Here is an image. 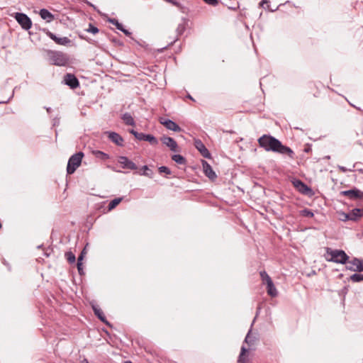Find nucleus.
<instances>
[{
	"label": "nucleus",
	"instance_id": "7",
	"mask_svg": "<svg viewBox=\"0 0 363 363\" xmlns=\"http://www.w3.org/2000/svg\"><path fill=\"white\" fill-rule=\"evenodd\" d=\"M292 184L296 188V189H297L300 193L306 195L311 191V189L300 179H294L292 181Z\"/></svg>",
	"mask_w": 363,
	"mask_h": 363
},
{
	"label": "nucleus",
	"instance_id": "29",
	"mask_svg": "<svg viewBox=\"0 0 363 363\" xmlns=\"http://www.w3.org/2000/svg\"><path fill=\"white\" fill-rule=\"evenodd\" d=\"M122 199L121 198H116V199H114L113 200H112L109 203H108V210H112L114 208H116L121 201Z\"/></svg>",
	"mask_w": 363,
	"mask_h": 363
},
{
	"label": "nucleus",
	"instance_id": "9",
	"mask_svg": "<svg viewBox=\"0 0 363 363\" xmlns=\"http://www.w3.org/2000/svg\"><path fill=\"white\" fill-rule=\"evenodd\" d=\"M46 34L50 39L55 41V43L57 45H67L71 43V40L67 37L60 38L50 31H48Z\"/></svg>",
	"mask_w": 363,
	"mask_h": 363
},
{
	"label": "nucleus",
	"instance_id": "25",
	"mask_svg": "<svg viewBox=\"0 0 363 363\" xmlns=\"http://www.w3.org/2000/svg\"><path fill=\"white\" fill-rule=\"evenodd\" d=\"M92 153L96 157L101 159V160H106L109 158L108 154L100 150H94L92 151Z\"/></svg>",
	"mask_w": 363,
	"mask_h": 363
},
{
	"label": "nucleus",
	"instance_id": "30",
	"mask_svg": "<svg viewBox=\"0 0 363 363\" xmlns=\"http://www.w3.org/2000/svg\"><path fill=\"white\" fill-rule=\"evenodd\" d=\"M350 280L352 282H360L363 281V274H354L350 277Z\"/></svg>",
	"mask_w": 363,
	"mask_h": 363
},
{
	"label": "nucleus",
	"instance_id": "23",
	"mask_svg": "<svg viewBox=\"0 0 363 363\" xmlns=\"http://www.w3.org/2000/svg\"><path fill=\"white\" fill-rule=\"evenodd\" d=\"M122 119L126 125H133V126L135 125L133 118L128 113H124L122 116Z\"/></svg>",
	"mask_w": 363,
	"mask_h": 363
},
{
	"label": "nucleus",
	"instance_id": "21",
	"mask_svg": "<svg viewBox=\"0 0 363 363\" xmlns=\"http://www.w3.org/2000/svg\"><path fill=\"white\" fill-rule=\"evenodd\" d=\"M341 194L347 196L350 199H355L359 197V191L357 189L347 190L342 191Z\"/></svg>",
	"mask_w": 363,
	"mask_h": 363
},
{
	"label": "nucleus",
	"instance_id": "16",
	"mask_svg": "<svg viewBox=\"0 0 363 363\" xmlns=\"http://www.w3.org/2000/svg\"><path fill=\"white\" fill-rule=\"evenodd\" d=\"M138 135V140L147 141L152 145H156L158 144L157 139L152 135L140 133V135Z\"/></svg>",
	"mask_w": 363,
	"mask_h": 363
},
{
	"label": "nucleus",
	"instance_id": "24",
	"mask_svg": "<svg viewBox=\"0 0 363 363\" xmlns=\"http://www.w3.org/2000/svg\"><path fill=\"white\" fill-rule=\"evenodd\" d=\"M111 22L116 27V28L122 31L125 35H130V33L123 28V26L119 23L117 20L113 19Z\"/></svg>",
	"mask_w": 363,
	"mask_h": 363
},
{
	"label": "nucleus",
	"instance_id": "35",
	"mask_svg": "<svg viewBox=\"0 0 363 363\" xmlns=\"http://www.w3.org/2000/svg\"><path fill=\"white\" fill-rule=\"evenodd\" d=\"M206 4H208V5H211V6H216L218 3H219V1L218 0H203Z\"/></svg>",
	"mask_w": 363,
	"mask_h": 363
},
{
	"label": "nucleus",
	"instance_id": "18",
	"mask_svg": "<svg viewBox=\"0 0 363 363\" xmlns=\"http://www.w3.org/2000/svg\"><path fill=\"white\" fill-rule=\"evenodd\" d=\"M39 14L43 20H45L48 23L52 21L55 18L54 15L45 9H40Z\"/></svg>",
	"mask_w": 363,
	"mask_h": 363
},
{
	"label": "nucleus",
	"instance_id": "4",
	"mask_svg": "<svg viewBox=\"0 0 363 363\" xmlns=\"http://www.w3.org/2000/svg\"><path fill=\"white\" fill-rule=\"evenodd\" d=\"M83 157L84 153L82 152H78L70 157L67 167V172L68 174H72L76 171L80 166Z\"/></svg>",
	"mask_w": 363,
	"mask_h": 363
},
{
	"label": "nucleus",
	"instance_id": "22",
	"mask_svg": "<svg viewBox=\"0 0 363 363\" xmlns=\"http://www.w3.org/2000/svg\"><path fill=\"white\" fill-rule=\"evenodd\" d=\"M247 350L245 347H241V352L239 355L238 363H247L248 361L247 355Z\"/></svg>",
	"mask_w": 363,
	"mask_h": 363
},
{
	"label": "nucleus",
	"instance_id": "10",
	"mask_svg": "<svg viewBox=\"0 0 363 363\" xmlns=\"http://www.w3.org/2000/svg\"><path fill=\"white\" fill-rule=\"evenodd\" d=\"M201 163L204 174L211 180L216 179L217 175L213 170L211 166L206 160H202Z\"/></svg>",
	"mask_w": 363,
	"mask_h": 363
},
{
	"label": "nucleus",
	"instance_id": "5",
	"mask_svg": "<svg viewBox=\"0 0 363 363\" xmlns=\"http://www.w3.org/2000/svg\"><path fill=\"white\" fill-rule=\"evenodd\" d=\"M261 280L263 284L267 286V292L269 296L272 297H276L278 295V291L273 283L272 278L265 271H261L259 272Z\"/></svg>",
	"mask_w": 363,
	"mask_h": 363
},
{
	"label": "nucleus",
	"instance_id": "14",
	"mask_svg": "<svg viewBox=\"0 0 363 363\" xmlns=\"http://www.w3.org/2000/svg\"><path fill=\"white\" fill-rule=\"evenodd\" d=\"M118 162L123 167L131 170H135L138 168L137 165L133 162H132L127 157L125 156L120 157L118 159Z\"/></svg>",
	"mask_w": 363,
	"mask_h": 363
},
{
	"label": "nucleus",
	"instance_id": "13",
	"mask_svg": "<svg viewBox=\"0 0 363 363\" xmlns=\"http://www.w3.org/2000/svg\"><path fill=\"white\" fill-rule=\"evenodd\" d=\"M195 147L199 150L201 155L205 158H211V154L205 145L200 140L194 141Z\"/></svg>",
	"mask_w": 363,
	"mask_h": 363
},
{
	"label": "nucleus",
	"instance_id": "37",
	"mask_svg": "<svg viewBox=\"0 0 363 363\" xmlns=\"http://www.w3.org/2000/svg\"><path fill=\"white\" fill-rule=\"evenodd\" d=\"M86 255V248H84L82 250V251L81 252L79 256L78 257L77 261L82 262Z\"/></svg>",
	"mask_w": 363,
	"mask_h": 363
},
{
	"label": "nucleus",
	"instance_id": "19",
	"mask_svg": "<svg viewBox=\"0 0 363 363\" xmlns=\"http://www.w3.org/2000/svg\"><path fill=\"white\" fill-rule=\"evenodd\" d=\"M350 220L357 221L362 218L361 208H354L350 212Z\"/></svg>",
	"mask_w": 363,
	"mask_h": 363
},
{
	"label": "nucleus",
	"instance_id": "47",
	"mask_svg": "<svg viewBox=\"0 0 363 363\" xmlns=\"http://www.w3.org/2000/svg\"><path fill=\"white\" fill-rule=\"evenodd\" d=\"M86 363H88V362H86Z\"/></svg>",
	"mask_w": 363,
	"mask_h": 363
},
{
	"label": "nucleus",
	"instance_id": "2",
	"mask_svg": "<svg viewBox=\"0 0 363 363\" xmlns=\"http://www.w3.org/2000/svg\"><path fill=\"white\" fill-rule=\"evenodd\" d=\"M324 257L326 261L337 264H346L348 262L349 256L342 250L325 248Z\"/></svg>",
	"mask_w": 363,
	"mask_h": 363
},
{
	"label": "nucleus",
	"instance_id": "27",
	"mask_svg": "<svg viewBox=\"0 0 363 363\" xmlns=\"http://www.w3.org/2000/svg\"><path fill=\"white\" fill-rule=\"evenodd\" d=\"M337 214L339 216V220H340L341 221H347V220H350V213H345L343 211H339L337 212Z\"/></svg>",
	"mask_w": 363,
	"mask_h": 363
},
{
	"label": "nucleus",
	"instance_id": "34",
	"mask_svg": "<svg viewBox=\"0 0 363 363\" xmlns=\"http://www.w3.org/2000/svg\"><path fill=\"white\" fill-rule=\"evenodd\" d=\"M158 170L160 174H162V173H164L166 174H171L170 169L165 166H162V167H159Z\"/></svg>",
	"mask_w": 363,
	"mask_h": 363
},
{
	"label": "nucleus",
	"instance_id": "33",
	"mask_svg": "<svg viewBox=\"0 0 363 363\" xmlns=\"http://www.w3.org/2000/svg\"><path fill=\"white\" fill-rule=\"evenodd\" d=\"M86 30L92 34H96L99 31L98 28H96V26H94V25H92L91 23L89 25V28Z\"/></svg>",
	"mask_w": 363,
	"mask_h": 363
},
{
	"label": "nucleus",
	"instance_id": "6",
	"mask_svg": "<svg viewBox=\"0 0 363 363\" xmlns=\"http://www.w3.org/2000/svg\"><path fill=\"white\" fill-rule=\"evenodd\" d=\"M13 17L23 29L28 30L31 28L32 21L26 14L17 12L14 13Z\"/></svg>",
	"mask_w": 363,
	"mask_h": 363
},
{
	"label": "nucleus",
	"instance_id": "31",
	"mask_svg": "<svg viewBox=\"0 0 363 363\" xmlns=\"http://www.w3.org/2000/svg\"><path fill=\"white\" fill-rule=\"evenodd\" d=\"M65 257L69 263L72 264L75 262L76 257L74 254L72 253V252H66Z\"/></svg>",
	"mask_w": 363,
	"mask_h": 363
},
{
	"label": "nucleus",
	"instance_id": "40",
	"mask_svg": "<svg viewBox=\"0 0 363 363\" xmlns=\"http://www.w3.org/2000/svg\"><path fill=\"white\" fill-rule=\"evenodd\" d=\"M130 133L131 134H133V135H134L137 139H138V135H140V133H138V132H137V131H135V130H130Z\"/></svg>",
	"mask_w": 363,
	"mask_h": 363
},
{
	"label": "nucleus",
	"instance_id": "45",
	"mask_svg": "<svg viewBox=\"0 0 363 363\" xmlns=\"http://www.w3.org/2000/svg\"><path fill=\"white\" fill-rule=\"evenodd\" d=\"M361 213L362 214V217H363V208H361Z\"/></svg>",
	"mask_w": 363,
	"mask_h": 363
},
{
	"label": "nucleus",
	"instance_id": "12",
	"mask_svg": "<svg viewBox=\"0 0 363 363\" xmlns=\"http://www.w3.org/2000/svg\"><path fill=\"white\" fill-rule=\"evenodd\" d=\"M349 263L351 264V266H347V269L353 272L363 271V260L358 258H354Z\"/></svg>",
	"mask_w": 363,
	"mask_h": 363
},
{
	"label": "nucleus",
	"instance_id": "41",
	"mask_svg": "<svg viewBox=\"0 0 363 363\" xmlns=\"http://www.w3.org/2000/svg\"><path fill=\"white\" fill-rule=\"evenodd\" d=\"M186 98H188V99H189L190 100H191V101H194V98H193V97H192L189 94H188L186 95Z\"/></svg>",
	"mask_w": 363,
	"mask_h": 363
},
{
	"label": "nucleus",
	"instance_id": "28",
	"mask_svg": "<svg viewBox=\"0 0 363 363\" xmlns=\"http://www.w3.org/2000/svg\"><path fill=\"white\" fill-rule=\"evenodd\" d=\"M310 94H311L314 97L319 96L320 91L315 84L310 85Z\"/></svg>",
	"mask_w": 363,
	"mask_h": 363
},
{
	"label": "nucleus",
	"instance_id": "43",
	"mask_svg": "<svg viewBox=\"0 0 363 363\" xmlns=\"http://www.w3.org/2000/svg\"><path fill=\"white\" fill-rule=\"evenodd\" d=\"M245 341L246 342H247V341H248V335L246 336Z\"/></svg>",
	"mask_w": 363,
	"mask_h": 363
},
{
	"label": "nucleus",
	"instance_id": "20",
	"mask_svg": "<svg viewBox=\"0 0 363 363\" xmlns=\"http://www.w3.org/2000/svg\"><path fill=\"white\" fill-rule=\"evenodd\" d=\"M93 310H94V314L98 317L99 319H100L103 323H104L106 324L108 323V321L106 320V316H105L103 311L100 308H99L97 306H94Z\"/></svg>",
	"mask_w": 363,
	"mask_h": 363
},
{
	"label": "nucleus",
	"instance_id": "46",
	"mask_svg": "<svg viewBox=\"0 0 363 363\" xmlns=\"http://www.w3.org/2000/svg\"><path fill=\"white\" fill-rule=\"evenodd\" d=\"M1 228V223H0V229Z\"/></svg>",
	"mask_w": 363,
	"mask_h": 363
},
{
	"label": "nucleus",
	"instance_id": "39",
	"mask_svg": "<svg viewBox=\"0 0 363 363\" xmlns=\"http://www.w3.org/2000/svg\"><path fill=\"white\" fill-rule=\"evenodd\" d=\"M184 30V26L182 24H180L178 26L177 31L179 33V35H181Z\"/></svg>",
	"mask_w": 363,
	"mask_h": 363
},
{
	"label": "nucleus",
	"instance_id": "36",
	"mask_svg": "<svg viewBox=\"0 0 363 363\" xmlns=\"http://www.w3.org/2000/svg\"><path fill=\"white\" fill-rule=\"evenodd\" d=\"M77 269L79 272V274L82 275L84 274V269H83V263L82 262L77 261Z\"/></svg>",
	"mask_w": 363,
	"mask_h": 363
},
{
	"label": "nucleus",
	"instance_id": "8",
	"mask_svg": "<svg viewBox=\"0 0 363 363\" xmlns=\"http://www.w3.org/2000/svg\"><path fill=\"white\" fill-rule=\"evenodd\" d=\"M64 82L71 89H76L79 86L77 78L72 74H67L64 77Z\"/></svg>",
	"mask_w": 363,
	"mask_h": 363
},
{
	"label": "nucleus",
	"instance_id": "32",
	"mask_svg": "<svg viewBox=\"0 0 363 363\" xmlns=\"http://www.w3.org/2000/svg\"><path fill=\"white\" fill-rule=\"evenodd\" d=\"M301 215L303 216L309 217V218H312L314 216L313 213L311 210L307 209V208L302 210L301 211Z\"/></svg>",
	"mask_w": 363,
	"mask_h": 363
},
{
	"label": "nucleus",
	"instance_id": "42",
	"mask_svg": "<svg viewBox=\"0 0 363 363\" xmlns=\"http://www.w3.org/2000/svg\"><path fill=\"white\" fill-rule=\"evenodd\" d=\"M168 1L171 2L174 5H177V3L175 1H174V0H168Z\"/></svg>",
	"mask_w": 363,
	"mask_h": 363
},
{
	"label": "nucleus",
	"instance_id": "1",
	"mask_svg": "<svg viewBox=\"0 0 363 363\" xmlns=\"http://www.w3.org/2000/svg\"><path fill=\"white\" fill-rule=\"evenodd\" d=\"M259 147L267 152H274L287 155L291 159H294V151L287 146L284 145L278 139L269 135H264L258 139Z\"/></svg>",
	"mask_w": 363,
	"mask_h": 363
},
{
	"label": "nucleus",
	"instance_id": "11",
	"mask_svg": "<svg viewBox=\"0 0 363 363\" xmlns=\"http://www.w3.org/2000/svg\"><path fill=\"white\" fill-rule=\"evenodd\" d=\"M161 124H162L166 128L173 130L174 132H180L181 128L174 121L169 119L161 118L160 120Z\"/></svg>",
	"mask_w": 363,
	"mask_h": 363
},
{
	"label": "nucleus",
	"instance_id": "17",
	"mask_svg": "<svg viewBox=\"0 0 363 363\" xmlns=\"http://www.w3.org/2000/svg\"><path fill=\"white\" fill-rule=\"evenodd\" d=\"M106 134L108 135V138L116 145L123 146V139L118 133L115 132H106Z\"/></svg>",
	"mask_w": 363,
	"mask_h": 363
},
{
	"label": "nucleus",
	"instance_id": "26",
	"mask_svg": "<svg viewBox=\"0 0 363 363\" xmlns=\"http://www.w3.org/2000/svg\"><path fill=\"white\" fill-rule=\"evenodd\" d=\"M172 160H174L176 163L179 164H184L186 163L185 158L181 155H174L172 157Z\"/></svg>",
	"mask_w": 363,
	"mask_h": 363
},
{
	"label": "nucleus",
	"instance_id": "38",
	"mask_svg": "<svg viewBox=\"0 0 363 363\" xmlns=\"http://www.w3.org/2000/svg\"><path fill=\"white\" fill-rule=\"evenodd\" d=\"M143 172L142 174L150 177V174L147 172L149 171V172H150V173H152V172L149 169L147 166H146V165L143 166Z\"/></svg>",
	"mask_w": 363,
	"mask_h": 363
},
{
	"label": "nucleus",
	"instance_id": "44",
	"mask_svg": "<svg viewBox=\"0 0 363 363\" xmlns=\"http://www.w3.org/2000/svg\"><path fill=\"white\" fill-rule=\"evenodd\" d=\"M124 363H133L131 361H125Z\"/></svg>",
	"mask_w": 363,
	"mask_h": 363
},
{
	"label": "nucleus",
	"instance_id": "3",
	"mask_svg": "<svg viewBox=\"0 0 363 363\" xmlns=\"http://www.w3.org/2000/svg\"><path fill=\"white\" fill-rule=\"evenodd\" d=\"M48 55L52 65L66 66L69 62V56L62 52L49 50Z\"/></svg>",
	"mask_w": 363,
	"mask_h": 363
},
{
	"label": "nucleus",
	"instance_id": "15",
	"mask_svg": "<svg viewBox=\"0 0 363 363\" xmlns=\"http://www.w3.org/2000/svg\"><path fill=\"white\" fill-rule=\"evenodd\" d=\"M161 140L163 144L169 147L172 151H177V143L172 138L164 136L161 138Z\"/></svg>",
	"mask_w": 363,
	"mask_h": 363
}]
</instances>
